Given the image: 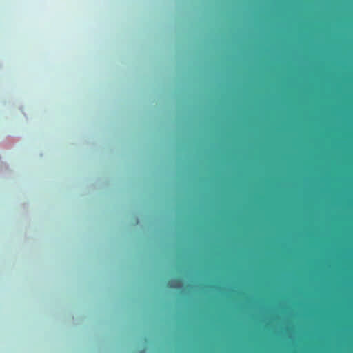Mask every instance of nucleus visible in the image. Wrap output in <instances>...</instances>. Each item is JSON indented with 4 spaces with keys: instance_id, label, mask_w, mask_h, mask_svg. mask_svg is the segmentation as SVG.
Masks as SVG:
<instances>
[{
    "instance_id": "f257e3e1",
    "label": "nucleus",
    "mask_w": 353,
    "mask_h": 353,
    "mask_svg": "<svg viewBox=\"0 0 353 353\" xmlns=\"http://www.w3.org/2000/svg\"><path fill=\"white\" fill-rule=\"evenodd\" d=\"M174 282H176V283H180V281L179 280H176V281H169L168 283V286L170 287V288H177L178 286L176 285H174L173 283Z\"/></svg>"
}]
</instances>
